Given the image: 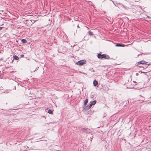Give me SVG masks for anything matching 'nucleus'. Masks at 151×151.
Masks as SVG:
<instances>
[{
  "mask_svg": "<svg viewBox=\"0 0 151 151\" xmlns=\"http://www.w3.org/2000/svg\"><path fill=\"white\" fill-rule=\"evenodd\" d=\"M116 46L117 47H124V45L122 44H117L116 45Z\"/></svg>",
  "mask_w": 151,
  "mask_h": 151,
  "instance_id": "423d86ee",
  "label": "nucleus"
},
{
  "mask_svg": "<svg viewBox=\"0 0 151 151\" xmlns=\"http://www.w3.org/2000/svg\"><path fill=\"white\" fill-rule=\"evenodd\" d=\"M20 56L21 57H23V56H24V55H20Z\"/></svg>",
  "mask_w": 151,
  "mask_h": 151,
  "instance_id": "dca6fc26",
  "label": "nucleus"
},
{
  "mask_svg": "<svg viewBox=\"0 0 151 151\" xmlns=\"http://www.w3.org/2000/svg\"><path fill=\"white\" fill-rule=\"evenodd\" d=\"M86 61L84 60H81L78 61L76 64L80 65H81L86 63Z\"/></svg>",
  "mask_w": 151,
  "mask_h": 151,
  "instance_id": "f03ea898",
  "label": "nucleus"
},
{
  "mask_svg": "<svg viewBox=\"0 0 151 151\" xmlns=\"http://www.w3.org/2000/svg\"><path fill=\"white\" fill-rule=\"evenodd\" d=\"M98 84V82L96 80H94L93 81V84L94 86H96Z\"/></svg>",
  "mask_w": 151,
  "mask_h": 151,
  "instance_id": "0eeeda50",
  "label": "nucleus"
},
{
  "mask_svg": "<svg viewBox=\"0 0 151 151\" xmlns=\"http://www.w3.org/2000/svg\"><path fill=\"white\" fill-rule=\"evenodd\" d=\"M48 113H49V114H51L52 113V111L51 109H49L48 111Z\"/></svg>",
  "mask_w": 151,
  "mask_h": 151,
  "instance_id": "ddd939ff",
  "label": "nucleus"
},
{
  "mask_svg": "<svg viewBox=\"0 0 151 151\" xmlns=\"http://www.w3.org/2000/svg\"><path fill=\"white\" fill-rule=\"evenodd\" d=\"M92 105L90 104L89 105L86 106L85 108L84 109L86 110H88L89 109H90Z\"/></svg>",
  "mask_w": 151,
  "mask_h": 151,
  "instance_id": "20e7f679",
  "label": "nucleus"
},
{
  "mask_svg": "<svg viewBox=\"0 0 151 151\" xmlns=\"http://www.w3.org/2000/svg\"><path fill=\"white\" fill-rule=\"evenodd\" d=\"M2 27H0V31L2 29Z\"/></svg>",
  "mask_w": 151,
  "mask_h": 151,
  "instance_id": "f3484780",
  "label": "nucleus"
},
{
  "mask_svg": "<svg viewBox=\"0 0 151 151\" xmlns=\"http://www.w3.org/2000/svg\"><path fill=\"white\" fill-rule=\"evenodd\" d=\"M13 58L14 59H15L16 60H17L19 59L18 57L16 55H13Z\"/></svg>",
  "mask_w": 151,
  "mask_h": 151,
  "instance_id": "6e6552de",
  "label": "nucleus"
},
{
  "mask_svg": "<svg viewBox=\"0 0 151 151\" xmlns=\"http://www.w3.org/2000/svg\"><path fill=\"white\" fill-rule=\"evenodd\" d=\"M106 57V55L105 54H103L101 55L100 53L97 54V57L98 58L100 59H102Z\"/></svg>",
  "mask_w": 151,
  "mask_h": 151,
  "instance_id": "f257e3e1",
  "label": "nucleus"
},
{
  "mask_svg": "<svg viewBox=\"0 0 151 151\" xmlns=\"http://www.w3.org/2000/svg\"><path fill=\"white\" fill-rule=\"evenodd\" d=\"M140 54H139L138 55V56H139V55H140Z\"/></svg>",
  "mask_w": 151,
  "mask_h": 151,
  "instance_id": "aec40b11",
  "label": "nucleus"
},
{
  "mask_svg": "<svg viewBox=\"0 0 151 151\" xmlns=\"http://www.w3.org/2000/svg\"><path fill=\"white\" fill-rule=\"evenodd\" d=\"M88 102V99H87L85 100V101H84V104H83L84 105V106H85L86 105Z\"/></svg>",
  "mask_w": 151,
  "mask_h": 151,
  "instance_id": "1a4fd4ad",
  "label": "nucleus"
},
{
  "mask_svg": "<svg viewBox=\"0 0 151 151\" xmlns=\"http://www.w3.org/2000/svg\"><path fill=\"white\" fill-rule=\"evenodd\" d=\"M81 130H82V131L86 132L88 134L89 133H90V132L89 131V129L88 128H82L81 129Z\"/></svg>",
  "mask_w": 151,
  "mask_h": 151,
  "instance_id": "7ed1b4c3",
  "label": "nucleus"
},
{
  "mask_svg": "<svg viewBox=\"0 0 151 151\" xmlns=\"http://www.w3.org/2000/svg\"><path fill=\"white\" fill-rule=\"evenodd\" d=\"M104 58L106 59H109L110 58V57L108 55H106V57H105Z\"/></svg>",
  "mask_w": 151,
  "mask_h": 151,
  "instance_id": "4468645a",
  "label": "nucleus"
},
{
  "mask_svg": "<svg viewBox=\"0 0 151 151\" xmlns=\"http://www.w3.org/2000/svg\"><path fill=\"white\" fill-rule=\"evenodd\" d=\"M92 71H94V70H92Z\"/></svg>",
  "mask_w": 151,
  "mask_h": 151,
  "instance_id": "5701e85b",
  "label": "nucleus"
},
{
  "mask_svg": "<svg viewBox=\"0 0 151 151\" xmlns=\"http://www.w3.org/2000/svg\"><path fill=\"white\" fill-rule=\"evenodd\" d=\"M96 101H92L90 104L92 106V105H94L96 103Z\"/></svg>",
  "mask_w": 151,
  "mask_h": 151,
  "instance_id": "9b49d317",
  "label": "nucleus"
},
{
  "mask_svg": "<svg viewBox=\"0 0 151 151\" xmlns=\"http://www.w3.org/2000/svg\"><path fill=\"white\" fill-rule=\"evenodd\" d=\"M138 74V73H136V75H137Z\"/></svg>",
  "mask_w": 151,
  "mask_h": 151,
  "instance_id": "6ab92c4d",
  "label": "nucleus"
},
{
  "mask_svg": "<svg viewBox=\"0 0 151 151\" xmlns=\"http://www.w3.org/2000/svg\"><path fill=\"white\" fill-rule=\"evenodd\" d=\"M22 42L24 43H26L27 42V40L25 39H23L21 40Z\"/></svg>",
  "mask_w": 151,
  "mask_h": 151,
  "instance_id": "9d476101",
  "label": "nucleus"
},
{
  "mask_svg": "<svg viewBox=\"0 0 151 151\" xmlns=\"http://www.w3.org/2000/svg\"><path fill=\"white\" fill-rule=\"evenodd\" d=\"M114 4L115 5V6H116L117 5V3H116V4H114Z\"/></svg>",
  "mask_w": 151,
  "mask_h": 151,
  "instance_id": "2eb2a0df",
  "label": "nucleus"
},
{
  "mask_svg": "<svg viewBox=\"0 0 151 151\" xmlns=\"http://www.w3.org/2000/svg\"><path fill=\"white\" fill-rule=\"evenodd\" d=\"M146 63V62H145L144 61H139V62H137V64L138 65L141 64H145Z\"/></svg>",
  "mask_w": 151,
  "mask_h": 151,
  "instance_id": "39448f33",
  "label": "nucleus"
},
{
  "mask_svg": "<svg viewBox=\"0 0 151 151\" xmlns=\"http://www.w3.org/2000/svg\"><path fill=\"white\" fill-rule=\"evenodd\" d=\"M112 2L114 3L113 1H112Z\"/></svg>",
  "mask_w": 151,
  "mask_h": 151,
  "instance_id": "b1692460",
  "label": "nucleus"
},
{
  "mask_svg": "<svg viewBox=\"0 0 151 151\" xmlns=\"http://www.w3.org/2000/svg\"><path fill=\"white\" fill-rule=\"evenodd\" d=\"M38 67H37L36 68L35 70H36V69H38Z\"/></svg>",
  "mask_w": 151,
  "mask_h": 151,
  "instance_id": "a211bd4d",
  "label": "nucleus"
},
{
  "mask_svg": "<svg viewBox=\"0 0 151 151\" xmlns=\"http://www.w3.org/2000/svg\"><path fill=\"white\" fill-rule=\"evenodd\" d=\"M77 27H79L78 25V26H77Z\"/></svg>",
  "mask_w": 151,
  "mask_h": 151,
  "instance_id": "4be33fe9",
  "label": "nucleus"
},
{
  "mask_svg": "<svg viewBox=\"0 0 151 151\" xmlns=\"http://www.w3.org/2000/svg\"><path fill=\"white\" fill-rule=\"evenodd\" d=\"M147 17H148L149 18H150V17H149V16H147Z\"/></svg>",
  "mask_w": 151,
  "mask_h": 151,
  "instance_id": "412c9836",
  "label": "nucleus"
},
{
  "mask_svg": "<svg viewBox=\"0 0 151 151\" xmlns=\"http://www.w3.org/2000/svg\"><path fill=\"white\" fill-rule=\"evenodd\" d=\"M88 33L90 35H93V32L90 31L88 32Z\"/></svg>",
  "mask_w": 151,
  "mask_h": 151,
  "instance_id": "f8f14e48",
  "label": "nucleus"
}]
</instances>
